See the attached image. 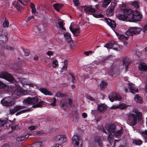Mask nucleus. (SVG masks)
I'll use <instances>...</instances> for the list:
<instances>
[{"instance_id":"f257e3e1","label":"nucleus","mask_w":147,"mask_h":147,"mask_svg":"<svg viewBox=\"0 0 147 147\" xmlns=\"http://www.w3.org/2000/svg\"><path fill=\"white\" fill-rule=\"evenodd\" d=\"M142 30V28L138 27H130L126 32V34L127 36H132L134 34H138L140 33Z\"/></svg>"},{"instance_id":"f03ea898","label":"nucleus","mask_w":147,"mask_h":147,"mask_svg":"<svg viewBox=\"0 0 147 147\" xmlns=\"http://www.w3.org/2000/svg\"><path fill=\"white\" fill-rule=\"evenodd\" d=\"M3 105L7 107L12 106L15 103V100L11 97H7L1 100Z\"/></svg>"},{"instance_id":"7ed1b4c3","label":"nucleus","mask_w":147,"mask_h":147,"mask_svg":"<svg viewBox=\"0 0 147 147\" xmlns=\"http://www.w3.org/2000/svg\"><path fill=\"white\" fill-rule=\"evenodd\" d=\"M141 18L142 16L140 13L137 10H136L133 12L131 17H129L128 21L132 22L139 21Z\"/></svg>"},{"instance_id":"20e7f679","label":"nucleus","mask_w":147,"mask_h":147,"mask_svg":"<svg viewBox=\"0 0 147 147\" xmlns=\"http://www.w3.org/2000/svg\"><path fill=\"white\" fill-rule=\"evenodd\" d=\"M137 121V116L133 113L130 114L127 120L128 124L131 126H134L136 124Z\"/></svg>"},{"instance_id":"39448f33","label":"nucleus","mask_w":147,"mask_h":147,"mask_svg":"<svg viewBox=\"0 0 147 147\" xmlns=\"http://www.w3.org/2000/svg\"><path fill=\"white\" fill-rule=\"evenodd\" d=\"M72 143L74 147H82V141L77 135H74L72 137Z\"/></svg>"},{"instance_id":"423d86ee","label":"nucleus","mask_w":147,"mask_h":147,"mask_svg":"<svg viewBox=\"0 0 147 147\" xmlns=\"http://www.w3.org/2000/svg\"><path fill=\"white\" fill-rule=\"evenodd\" d=\"M105 128L108 132V136L107 137V140L109 142H111L113 140V135L112 133V131H113V129L114 128V126L113 125H108L106 126Z\"/></svg>"},{"instance_id":"0eeeda50","label":"nucleus","mask_w":147,"mask_h":147,"mask_svg":"<svg viewBox=\"0 0 147 147\" xmlns=\"http://www.w3.org/2000/svg\"><path fill=\"white\" fill-rule=\"evenodd\" d=\"M55 139L56 141L60 144L66 142L67 141V138L63 135H58Z\"/></svg>"},{"instance_id":"6e6552de","label":"nucleus","mask_w":147,"mask_h":147,"mask_svg":"<svg viewBox=\"0 0 147 147\" xmlns=\"http://www.w3.org/2000/svg\"><path fill=\"white\" fill-rule=\"evenodd\" d=\"M104 47H106L108 49H112L115 50H117L118 45L117 42L115 41H111L109 43H107Z\"/></svg>"},{"instance_id":"1a4fd4ad","label":"nucleus","mask_w":147,"mask_h":147,"mask_svg":"<svg viewBox=\"0 0 147 147\" xmlns=\"http://www.w3.org/2000/svg\"><path fill=\"white\" fill-rule=\"evenodd\" d=\"M0 78L4 79L9 82L12 81L13 80V77L9 74L6 72L0 73Z\"/></svg>"},{"instance_id":"9d476101","label":"nucleus","mask_w":147,"mask_h":147,"mask_svg":"<svg viewBox=\"0 0 147 147\" xmlns=\"http://www.w3.org/2000/svg\"><path fill=\"white\" fill-rule=\"evenodd\" d=\"M128 64V62L127 60L124 59L122 60L119 64H117L118 65V72L124 69V68H126V69Z\"/></svg>"},{"instance_id":"9b49d317","label":"nucleus","mask_w":147,"mask_h":147,"mask_svg":"<svg viewBox=\"0 0 147 147\" xmlns=\"http://www.w3.org/2000/svg\"><path fill=\"white\" fill-rule=\"evenodd\" d=\"M83 8H84L85 12L87 14H92L96 11L95 9L92 7V5L89 6H84Z\"/></svg>"},{"instance_id":"f8f14e48","label":"nucleus","mask_w":147,"mask_h":147,"mask_svg":"<svg viewBox=\"0 0 147 147\" xmlns=\"http://www.w3.org/2000/svg\"><path fill=\"white\" fill-rule=\"evenodd\" d=\"M115 6V3H114L112 2L109 8H108L106 11V14L108 16H112L114 13V9Z\"/></svg>"},{"instance_id":"ddd939ff","label":"nucleus","mask_w":147,"mask_h":147,"mask_svg":"<svg viewBox=\"0 0 147 147\" xmlns=\"http://www.w3.org/2000/svg\"><path fill=\"white\" fill-rule=\"evenodd\" d=\"M12 124L13 122L9 120H0V126L3 127L4 128L10 127Z\"/></svg>"},{"instance_id":"4468645a","label":"nucleus","mask_w":147,"mask_h":147,"mask_svg":"<svg viewBox=\"0 0 147 147\" xmlns=\"http://www.w3.org/2000/svg\"><path fill=\"white\" fill-rule=\"evenodd\" d=\"M109 98L111 102H113L114 100H119L121 99V97L117 93L115 94L111 93L109 94Z\"/></svg>"},{"instance_id":"2eb2a0df","label":"nucleus","mask_w":147,"mask_h":147,"mask_svg":"<svg viewBox=\"0 0 147 147\" xmlns=\"http://www.w3.org/2000/svg\"><path fill=\"white\" fill-rule=\"evenodd\" d=\"M121 11L124 13L127 14L129 17L133 13V10L130 8L126 7H122L120 10Z\"/></svg>"},{"instance_id":"dca6fc26","label":"nucleus","mask_w":147,"mask_h":147,"mask_svg":"<svg viewBox=\"0 0 147 147\" xmlns=\"http://www.w3.org/2000/svg\"><path fill=\"white\" fill-rule=\"evenodd\" d=\"M118 65L117 64H113L111 67L109 73L112 75L118 72Z\"/></svg>"},{"instance_id":"f3484780","label":"nucleus","mask_w":147,"mask_h":147,"mask_svg":"<svg viewBox=\"0 0 147 147\" xmlns=\"http://www.w3.org/2000/svg\"><path fill=\"white\" fill-rule=\"evenodd\" d=\"M128 88L129 89L130 92L134 94L138 92V89L135 85L131 83H128Z\"/></svg>"},{"instance_id":"a211bd4d","label":"nucleus","mask_w":147,"mask_h":147,"mask_svg":"<svg viewBox=\"0 0 147 147\" xmlns=\"http://www.w3.org/2000/svg\"><path fill=\"white\" fill-rule=\"evenodd\" d=\"M113 125L114 126V128L113 129V131H112V134H113V135H114L115 136H121L123 132V129L121 127L119 130H115V127L114 125Z\"/></svg>"},{"instance_id":"6ab92c4d","label":"nucleus","mask_w":147,"mask_h":147,"mask_svg":"<svg viewBox=\"0 0 147 147\" xmlns=\"http://www.w3.org/2000/svg\"><path fill=\"white\" fill-rule=\"evenodd\" d=\"M117 18L119 20L123 21H128L129 17L125 14H118L117 15Z\"/></svg>"},{"instance_id":"aec40b11","label":"nucleus","mask_w":147,"mask_h":147,"mask_svg":"<svg viewBox=\"0 0 147 147\" xmlns=\"http://www.w3.org/2000/svg\"><path fill=\"white\" fill-rule=\"evenodd\" d=\"M105 20L107 24L111 28H115L116 27V24L114 21L109 18H105Z\"/></svg>"},{"instance_id":"412c9836","label":"nucleus","mask_w":147,"mask_h":147,"mask_svg":"<svg viewBox=\"0 0 147 147\" xmlns=\"http://www.w3.org/2000/svg\"><path fill=\"white\" fill-rule=\"evenodd\" d=\"M22 94L20 90L19 89H16L14 92L12 94V95L13 97L16 98H19Z\"/></svg>"},{"instance_id":"4be33fe9","label":"nucleus","mask_w":147,"mask_h":147,"mask_svg":"<svg viewBox=\"0 0 147 147\" xmlns=\"http://www.w3.org/2000/svg\"><path fill=\"white\" fill-rule=\"evenodd\" d=\"M69 29L71 31L75 36L78 35L80 33V31L79 28H73L71 26L69 27Z\"/></svg>"},{"instance_id":"5701e85b","label":"nucleus","mask_w":147,"mask_h":147,"mask_svg":"<svg viewBox=\"0 0 147 147\" xmlns=\"http://www.w3.org/2000/svg\"><path fill=\"white\" fill-rule=\"evenodd\" d=\"M68 102H61V104L62 107L63 108H64L65 106L66 107H68L71 105L72 103V100L71 98H69L68 100Z\"/></svg>"},{"instance_id":"b1692460","label":"nucleus","mask_w":147,"mask_h":147,"mask_svg":"<svg viewBox=\"0 0 147 147\" xmlns=\"http://www.w3.org/2000/svg\"><path fill=\"white\" fill-rule=\"evenodd\" d=\"M139 69L141 71L147 70V65L145 63L140 64L138 66Z\"/></svg>"},{"instance_id":"393cba45","label":"nucleus","mask_w":147,"mask_h":147,"mask_svg":"<svg viewBox=\"0 0 147 147\" xmlns=\"http://www.w3.org/2000/svg\"><path fill=\"white\" fill-rule=\"evenodd\" d=\"M39 90L41 92L45 95L49 96H51L52 95L50 92L45 88H41L39 89Z\"/></svg>"},{"instance_id":"a878e982","label":"nucleus","mask_w":147,"mask_h":147,"mask_svg":"<svg viewBox=\"0 0 147 147\" xmlns=\"http://www.w3.org/2000/svg\"><path fill=\"white\" fill-rule=\"evenodd\" d=\"M134 99L135 101L137 103H143L142 98L138 95H136Z\"/></svg>"},{"instance_id":"bb28decb","label":"nucleus","mask_w":147,"mask_h":147,"mask_svg":"<svg viewBox=\"0 0 147 147\" xmlns=\"http://www.w3.org/2000/svg\"><path fill=\"white\" fill-rule=\"evenodd\" d=\"M31 98L28 97L24 99L23 101V103L26 105H31Z\"/></svg>"},{"instance_id":"cd10ccee","label":"nucleus","mask_w":147,"mask_h":147,"mask_svg":"<svg viewBox=\"0 0 147 147\" xmlns=\"http://www.w3.org/2000/svg\"><path fill=\"white\" fill-rule=\"evenodd\" d=\"M63 5L62 4L56 3L53 5V7L55 10L59 11L60 9L62 7Z\"/></svg>"},{"instance_id":"c85d7f7f","label":"nucleus","mask_w":147,"mask_h":147,"mask_svg":"<svg viewBox=\"0 0 147 147\" xmlns=\"http://www.w3.org/2000/svg\"><path fill=\"white\" fill-rule=\"evenodd\" d=\"M106 109V106L104 104H100L98 105V109L99 111L102 112Z\"/></svg>"},{"instance_id":"c756f323","label":"nucleus","mask_w":147,"mask_h":147,"mask_svg":"<svg viewBox=\"0 0 147 147\" xmlns=\"http://www.w3.org/2000/svg\"><path fill=\"white\" fill-rule=\"evenodd\" d=\"M64 36L66 40L67 41H69L71 40V36L70 33L66 32L64 34Z\"/></svg>"},{"instance_id":"7c9ffc66","label":"nucleus","mask_w":147,"mask_h":147,"mask_svg":"<svg viewBox=\"0 0 147 147\" xmlns=\"http://www.w3.org/2000/svg\"><path fill=\"white\" fill-rule=\"evenodd\" d=\"M44 101H40L37 104L33 105L32 107L34 108L41 107L44 105Z\"/></svg>"},{"instance_id":"2f4dec72","label":"nucleus","mask_w":147,"mask_h":147,"mask_svg":"<svg viewBox=\"0 0 147 147\" xmlns=\"http://www.w3.org/2000/svg\"><path fill=\"white\" fill-rule=\"evenodd\" d=\"M14 108L16 112L20 110L25 108L26 107L24 106L18 105L15 106Z\"/></svg>"},{"instance_id":"473e14b6","label":"nucleus","mask_w":147,"mask_h":147,"mask_svg":"<svg viewBox=\"0 0 147 147\" xmlns=\"http://www.w3.org/2000/svg\"><path fill=\"white\" fill-rule=\"evenodd\" d=\"M29 136V135H26L18 137L17 138V141H23L27 139Z\"/></svg>"},{"instance_id":"72a5a7b5","label":"nucleus","mask_w":147,"mask_h":147,"mask_svg":"<svg viewBox=\"0 0 147 147\" xmlns=\"http://www.w3.org/2000/svg\"><path fill=\"white\" fill-rule=\"evenodd\" d=\"M7 40V37L6 36L1 35L0 36V43H1L6 42Z\"/></svg>"},{"instance_id":"f704fd0d","label":"nucleus","mask_w":147,"mask_h":147,"mask_svg":"<svg viewBox=\"0 0 147 147\" xmlns=\"http://www.w3.org/2000/svg\"><path fill=\"white\" fill-rule=\"evenodd\" d=\"M107 86V84L104 81H102L100 84V88L102 90L106 88Z\"/></svg>"},{"instance_id":"c9c22d12","label":"nucleus","mask_w":147,"mask_h":147,"mask_svg":"<svg viewBox=\"0 0 147 147\" xmlns=\"http://www.w3.org/2000/svg\"><path fill=\"white\" fill-rule=\"evenodd\" d=\"M111 0H104L102 4V6L104 7H106L110 3Z\"/></svg>"},{"instance_id":"e433bc0d","label":"nucleus","mask_w":147,"mask_h":147,"mask_svg":"<svg viewBox=\"0 0 147 147\" xmlns=\"http://www.w3.org/2000/svg\"><path fill=\"white\" fill-rule=\"evenodd\" d=\"M30 109H26L22 110V111H20L18 112L17 113H16V115H20L22 113H26L27 112L30 111Z\"/></svg>"},{"instance_id":"4c0bfd02","label":"nucleus","mask_w":147,"mask_h":147,"mask_svg":"<svg viewBox=\"0 0 147 147\" xmlns=\"http://www.w3.org/2000/svg\"><path fill=\"white\" fill-rule=\"evenodd\" d=\"M95 142L96 143H97L100 146L102 147V144L100 138L98 137L96 138L95 139Z\"/></svg>"},{"instance_id":"58836bf2","label":"nucleus","mask_w":147,"mask_h":147,"mask_svg":"<svg viewBox=\"0 0 147 147\" xmlns=\"http://www.w3.org/2000/svg\"><path fill=\"white\" fill-rule=\"evenodd\" d=\"M32 147H41L42 142H36L32 144Z\"/></svg>"},{"instance_id":"ea45409f","label":"nucleus","mask_w":147,"mask_h":147,"mask_svg":"<svg viewBox=\"0 0 147 147\" xmlns=\"http://www.w3.org/2000/svg\"><path fill=\"white\" fill-rule=\"evenodd\" d=\"M31 105L34 104L38 101V98L37 97L31 98Z\"/></svg>"},{"instance_id":"a19ab883","label":"nucleus","mask_w":147,"mask_h":147,"mask_svg":"<svg viewBox=\"0 0 147 147\" xmlns=\"http://www.w3.org/2000/svg\"><path fill=\"white\" fill-rule=\"evenodd\" d=\"M132 5L136 9L139 7V3L138 1H134L132 2Z\"/></svg>"},{"instance_id":"79ce46f5","label":"nucleus","mask_w":147,"mask_h":147,"mask_svg":"<svg viewBox=\"0 0 147 147\" xmlns=\"http://www.w3.org/2000/svg\"><path fill=\"white\" fill-rule=\"evenodd\" d=\"M66 96L65 94L61 93L60 92H57L55 95V97H58L59 98H62Z\"/></svg>"},{"instance_id":"37998d69","label":"nucleus","mask_w":147,"mask_h":147,"mask_svg":"<svg viewBox=\"0 0 147 147\" xmlns=\"http://www.w3.org/2000/svg\"><path fill=\"white\" fill-rule=\"evenodd\" d=\"M52 66L54 68H55L58 67V62L56 60L53 61L52 62Z\"/></svg>"},{"instance_id":"c03bdc74","label":"nucleus","mask_w":147,"mask_h":147,"mask_svg":"<svg viewBox=\"0 0 147 147\" xmlns=\"http://www.w3.org/2000/svg\"><path fill=\"white\" fill-rule=\"evenodd\" d=\"M142 141L140 140H134L133 143L138 145H140L142 143Z\"/></svg>"},{"instance_id":"a18cd8bd","label":"nucleus","mask_w":147,"mask_h":147,"mask_svg":"<svg viewBox=\"0 0 147 147\" xmlns=\"http://www.w3.org/2000/svg\"><path fill=\"white\" fill-rule=\"evenodd\" d=\"M16 112L14 108H10L8 111V114L11 115H13Z\"/></svg>"},{"instance_id":"49530a36","label":"nucleus","mask_w":147,"mask_h":147,"mask_svg":"<svg viewBox=\"0 0 147 147\" xmlns=\"http://www.w3.org/2000/svg\"><path fill=\"white\" fill-rule=\"evenodd\" d=\"M3 26L4 28L8 27L9 26V23L8 20L5 18L4 22L3 23Z\"/></svg>"},{"instance_id":"de8ad7c7","label":"nucleus","mask_w":147,"mask_h":147,"mask_svg":"<svg viewBox=\"0 0 147 147\" xmlns=\"http://www.w3.org/2000/svg\"><path fill=\"white\" fill-rule=\"evenodd\" d=\"M24 79H22V80L21 81V83H22V84L24 86V85H28L29 86V88H30V87H33L35 86L34 85L32 84H30V83H24Z\"/></svg>"},{"instance_id":"09e8293b","label":"nucleus","mask_w":147,"mask_h":147,"mask_svg":"<svg viewBox=\"0 0 147 147\" xmlns=\"http://www.w3.org/2000/svg\"><path fill=\"white\" fill-rule=\"evenodd\" d=\"M59 26L60 28L63 30H65V28L64 27H63L64 24L63 22H60L58 23Z\"/></svg>"},{"instance_id":"8fccbe9b","label":"nucleus","mask_w":147,"mask_h":147,"mask_svg":"<svg viewBox=\"0 0 147 147\" xmlns=\"http://www.w3.org/2000/svg\"><path fill=\"white\" fill-rule=\"evenodd\" d=\"M140 133L142 136L144 137L145 138H147V131L146 130L144 131H141Z\"/></svg>"},{"instance_id":"3c124183","label":"nucleus","mask_w":147,"mask_h":147,"mask_svg":"<svg viewBox=\"0 0 147 147\" xmlns=\"http://www.w3.org/2000/svg\"><path fill=\"white\" fill-rule=\"evenodd\" d=\"M119 38L123 41H124L127 40L128 38V37L124 35H120Z\"/></svg>"},{"instance_id":"603ef678","label":"nucleus","mask_w":147,"mask_h":147,"mask_svg":"<svg viewBox=\"0 0 147 147\" xmlns=\"http://www.w3.org/2000/svg\"><path fill=\"white\" fill-rule=\"evenodd\" d=\"M119 108L121 109H124L127 107V106L125 104H120L118 105Z\"/></svg>"},{"instance_id":"864d4df0","label":"nucleus","mask_w":147,"mask_h":147,"mask_svg":"<svg viewBox=\"0 0 147 147\" xmlns=\"http://www.w3.org/2000/svg\"><path fill=\"white\" fill-rule=\"evenodd\" d=\"M19 2L22 4L25 5L29 1V0H18Z\"/></svg>"},{"instance_id":"5fc2aeb1","label":"nucleus","mask_w":147,"mask_h":147,"mask_svg":"<svg viewBox=\"0 0 147 147\" xmlns=\"http://www.w3.org/2000/svg\"><path fill=\"white\" fill-rule=\"evenodd\" d=\"M37 128V127L36 126L34 125H32L28 127V129L30 130H33L36 129Z\"/></svg>"},{"instance_id":"6e6d98bb","label":"nucleus","mask_w":147,"mask_h":147,"mask_svg":"<svg viewBox=\"0 0 147 147\" xmlns=\"http://www.w3.org/2000/svg\"><path fill=\"white\" fill-rule=\"evenodd\" d=\"M52 147H63V146L61 144L57 143L54 144Z\"/></svg>"},{"instance_id":"4d7b16f0","label":"nucleus","mask_w":147,"mask_h":147,"mask_svg":"<svg viewBox=\"0 0 147 147\" xmlns=\"http://www.w3.org/2000/svg\"><path fill=\"white\" fill-rule=\"evenodd\" d=\"M14 7L18 10H21L22 9V7L18 5H15Z\"/></svg>"},{"instance_id":"13d9d810","label":"nucleus","mask_w":147,"mask_h":147,"mask_svg":"<svg viewBox=\"0 0 147 147\" xmlns=\"http://www.w3.org/2000/svg\"><path fill=\"white\" fill-rule=\"evenodd\" d=\"M6 86V85L3 83L1 81H0V88H2L5 87Z\"/></svg>"},{"instance_id":"bf43d9fd","label":"nucleus","mask_w":147,"mask_h":147,"mask_svg":"<svg viewBox=\"0 0 147 147\" xmlns=\"http://www.w3.org/2000/svg\"><path fill=\"white\" fill-rule=\"evenodd\" d=\"M24 52L25 55L26 56H28L30 53V51L29 50H25L24 51Z\"/></svg>"},{"instance_id":"052dcab7","label":"nucleus","mask_w":147,"mask_h":147,"mask_svg":"<svg viewBox=\"0 0 147 147\" xmlns=\"http://www.w3.org/2000/svg\"><path fill=\"white\" fill-rule=\"evenodd\" d=\"M134 112L138 116L140 117L142 116V113L140 112H138L137 111L135 110Z\"/></svg>"},{"instance_id":"680f3d73","label":"nucleus","mask_w":147,"mask_h":147,"mask_svg":"<svg viewBox=\"0 0 147 147\" xmlns=\"http://www.w3.org/2000/svg\"><path fill=\"white\" fill-rule=\"evenodd\" d=\"M46 54L48 56H50L51 55H53V53L52 51H49L47 52Z\"/></svg>"},{"instance_id":"e2e57ef3","label":"nucleus","mask_w":147,"mask_h":147,"mask_svg":"<svg viewBox=\"0 0 147 147\" xmlns=\"http://www.w3.org/2000/svg\"><path fill=\"white\" fill-rule=\"evenodd\" d=\"M70 75L71 76L72 80V82L74 83H75L76 82V80L75 78V77H74V76L72 74H70Z\"/></svg>"},{"instance_id":"0e129e2a","label":"nucleus","mask_w":147,"mask_h":147,"mask_svg":"<svg viewBox=\"0 0 147 147\" xmlns=\"http://www.w3.org/2000/svg\"><path fill=\"white\" fill-rule=\"evenodd\" d=\"M73 2L74 5L76 6H77L78 5H79L78 0H73Z\"/></svg>"},{"instance_id":"69168bd1","label":"nucleus","mask_w":147,"mask_h":147,"mask_svg":"<svg viewBox=\"0 0 147 147\" xmlns=\"http://www.w3.org/2000/svg\"><path fill=\"white\" fill-rule=\"evenodd\" d=\"M111 108L113 109L119 108L118 105H113L111 107Z\"/></svg>"},{"instance_id":"338daca9","label":"nucleus","mask_w":147,"mask_h":147,"mask_svg":"<svg viewBox=\"0 0 147 147\" xmlns=\"http://www.w3.org/2000/svg\"><path fill=\"white\" fill-rule=\"evenodd\" d=\"M93 16L95 18H98L100 17H101L102 16V15L100 14H94V13H93L92 14Z\"/></svg>"},{"instance_id":"774afa93","label":"nucleus","mask_w":147,"mask_h":147,"mask_svg":"<svg viewBox=\"0 0 147 147\" xmlns=\"http://www.w3.org/2000/svg\"><path fill=\"white\" fill-rule=\"evenodd\" d=\"M145 87L144 90L145 92L147 93V80L145 81Z\"/></svg>"}]
</instances>
